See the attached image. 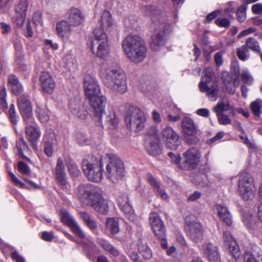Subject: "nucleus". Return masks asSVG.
I'll return each instance as SVG.
<instances>
[{"instance_id": "f257e3e1", "label": "nucleus", "mask_w": 262, "mask_h": 262, "mask_svg": "<svg viewBox=\"0 0 262 262\" xmlns=\"http://www.w3.org/2000/svg\"><path fill=\"white\" fill-rule=\"evenodd\" d=\"M101 75L105 84L110 89L120 93L127 91L126 76L120 69L104 64L102 67Z\"/></svg>"}, {"instance_id": "f03ea898", "label": "nucleus", "mask_w": 262, "mask_h": 262, "mask_svg": "<svg viewBox=\"0 0 262 262\" xmlns=\"http://www.w3.org/2000/svg\"><path fill=\"white\" fill-rule=\"evenodd\" d=\"M122 48L132 61L139 63L145 57L146 47L143 40L138 35L127 36L122 41Z\"/></svg>"}, {"instance_id": "7ed1b4c3", "label": "nucleus", "mask_w": 262, "mask_h": 262, "mask_svg": "<svg viewBox=\"0 0 262 262\" xmlns=\"http://www.w3.org/2000/svg\"><path fill=\"white\" fill-rule=\"evenodd\" d=\"M146 117L139 107L130 106L126 112L125 122L127 128L137 132L143 130L145 126Z\"/></svg>"}, {"instance_id": "20e7f679", "label": "nucleus", "mask_w": 262, "mask_h": 262, "mask_svg": "<svg viewBox=\"0 0 262 262\" xmlns=\"http://www.w3.org/2000/svg\"><path fill=\"white\" fill-rule=\"evenodd\" d=\"M94 35L97 48L95 49V42H92L91 45L92 52L98 58L106 59L108 57L110 53L108 37L105 32L99 29H94Z\"/></svg>"}, {"instance_id": "39448f33", "label": "nucleus", "mask_w": 262, "mask_h": 262, "mask_svg": "<svg viewBox=\"0 0 262 262\" xmlns=\"http://www.w3.org/2000/svg\"><path fill=\"white\" fill-rule=\"evenodd\" d=\"M102 159H98L92 157L82 161L81 166L85 176L91 181L100 182L102 178V168L103 166Z\"/></svg>"}, {"instance_id": "423d86ee", "label": "nucleus", "mask_w": 262, "mask_h": 262, "mask_svg": "<svg viewBox=\"0 0 262 262\" xmlns=\"http://www.w3.org/2000/svg\"><path fill=\"white\" fill-rule=\"evenodd\" d=\"M154 21H156L154 20ZM171 30L170 25L163 20L155 22V30L150 41L151 49L157 51L160 49L165 42V36Z\"/></svg>"}, {"instance_id": "0eeeda50", "label": "nucleus", "mask_w": 262, "mask_h": 262, "mask_svg": "<svg viewBox=\"0 0 262 262\" xmlns=\"http://www.w3.org/2000/svg\"><path fill=\"white\" fill-rule=\"evenodd\" d=\"M105 172L107 178L113 182L122 180L125 174L123 161L116 157L108 158Z\"/></svg>"}, {"instance_id": "6e6552de", "label": "nucleus", "mask_w": 262, "mask_h": 262, "mask_svg": "<svg viewBox=\"0 0 262 262\" xmlns=\"http://www.w3.org/2000/svg\"><path fill=\"white\" fill-rule=\"evenodd\" d=\"M213 111L216 113L219 124L221 125L230 124L231 120L229 116L235 115L233 108L226 100H220L214 107Z\"/></svg>"}, {"instance_id": "1a4fd4ad", "label": "nucleus", "mask_w": 262, "mask_h": 262, "mask_svg": "<svg viewBox=\"0 0 262 262\" xmlns=\"http://www.w3.org/2000/svg\"><path fill=\"white\" fill-rule=\"evenodd\" d=\"M214 76L213 70L211 68H206L203 72L202 80L199 86L201 92H205L211 101L217 99V91L216 86H209V83L212 80Z\"/></svg>"}, {"instance_id": "9d476101", "label": "nucleus", "mask_w": 262, "mask_h": 262, "mask_svg": "<svg viewBox=\"0 0 262 262\" xmlns=\"http://www.w3.org/2000/svg\"><path fill=\"white\" fill-rule=\"evenodd\" d=\"M161 135L166 147L170 149H176L181 144L178 134L169 126L162 128Z\"/></svg>"}, {"instance_id": "9b49d317", "label": "nucleus", "mask_w": 262, "mask_h": 262, "mask_svg": "<svg viewBox=\"0 0 262 262\" xmlns=\"http://www.w3.org/2000/svg\"><path fill=\"white\" fill-rule=\"evenodd\" d=\"M88 99L89 104L93 110L95 119L101 123V118L105 112L106 98L100 94Z\"/></svg>"}, {"instance_id": "f8f14e48", "label": "nucleus", "mask_w": 262, "mask_h": 262, "mask_svg": "<svg viewBox=\"0 0 262 262\" xmlns=\"http://www.w3.org/2000/svg\"><path fill=\"white\" fill-rule=\"evenodd\" d=\"M201 153L196 148L188 149L184 154V162L181 168L188 169H193L198 164L201 159Z\"/></svg>"}, {"instance_id": "ddd939ff", "label": "nucleus", "mask_w": 262, "mask_h": 262, "mask_svg": "<svg viewBox=\"0 0 262 262\" xmlns=\"http://www.w3.org/2000/svg\"><path fill=\"white\" fill-rule=\"evenodd\" d=\"M60 212L62 222L69 226L79 238H85V233L73 216L64 209L61 210Z\"/></svg>"}, {"instance_id": "4468645a", "label": "nucleus", "mask_w": 262, "mask_h": 262, "mask_svg": "<svg viewBox=\"0 0 262 262\" xmlns=\"http://www.w3.org/2000/svg\"><path fill=\"white\" fill-rule=\"evenodd\" d=\"M17 105L24 121L33 120L32 106L30 99L26 96H20L17 100Z\"/></svg>"}, {"instance_id": "2eb2a0df", "label": "nucleus", "mask_w": 262, "mask_h": 262, "mask_svg": "<svg viewBox=\"0 0 262 262\" xmlns=\"http://www.w3.org/2000/svg\"><path fill=\"white\" fill-rule=\"evenodd\" d=\"M117 202L119 206L126 217L132 222H136L138 219L129 202L128 195L125 193L119 195Z\"/></svg>"}, {"instance_id": "dca6fc26", "label": "nucleus", "mask_w": 262, "mask_h": 262, "mask_svg": "<svg viewBox=\"0 0 262 262\" xmlns=\"http://www.w3.org/2000/svg\"><path fill=\"white\" fill-rule=\"evenodd\" d=\"M26 123V134L29 141L33 147H36V142L40 136V131L36 126L34 119L32 121H25Z\"/></svg>"}, {"instance_id": "f3484780", "label": "nucleus", "mask_w": 262, "mask_h": 262, "mask_svg": "<svg viewBox=\"0 0 262 262\" xmlns=\"http://www.w3.org/2000/svg\"><path fill=\"white\" fill-rule=\"evenodd\" d=\"M83 87L85 96L88 99L101 94L98 82L90 76L85 77Z\"/></svg>"}, {"instance_id": "a211bd4d", "label": "nucleus", "mask_w": 262, "mask_h": 262, "mask_svg": "<svg viewBox=\"0 0 262 262\" xmlns=\"http://www.w3.org/2000/svg\"><path fill=\"white\" fill-rule=\"evenodd\" d=\"M187 233L190 239L197 243L201 242L204 236V230L202 225L196 222H192L187 225Z\"/></svg>"}, {"instance_id": "6ab92c4d", "label": "nucleus", "mask_w": 262, "mask_h": 262, "mask_svg": "<svg viewBox=\"0 0 262 262\" xmlns=\"http://www.w3.org/2000/svg\"><path fill=\"white\" fill-rule=\"evenodd\" d=\"M149 221L155 234L158 237L163 236L165 235V228L158 214L155 212H151L149 215Z\"/></svg>"}, {"instance_id": "aec40b11", "label": "nucleus", "mask_w": 262, "mask_h": 262, "mask_svg": "<svg viewBox=\"0 0 262 262\" xmlns=\"http://www.w3.org/2000/svg\"><path fill=\"white\" fill-rule=\"evenodd\" d=\"M75 193L81 202L89 204L97 192L92 190L91 186L81 184L77 188Z\"/></svg>"}, {"instance_id": "412c9836", "label": "nucleus", "mask_w": 262, "mask_h": 262, "mask_svg": "<svg viewBox=\"0 0 262 262\" xmlns=\"http://www.w3.org/2000/svg\"><path fill=\"white\" fill-rule=\"evenodd\" d=\"M202 249L210 262H221V258L217 247L211 243H204Z\"/></svg>"}, {"instance_id": "4be33fe9", "label": "nucleus", "mask_w": 262, "mask_h": 262, "mask_svg": "<svg viewBox=\"0 0 262 262\" xmlns=\"http://www.w3.org/2000/svg\"><path fill=\"white\" fill-rule=\"evenodd\" d=\"M39 82L43 91L46 93H51L55 86L52 76L48 72H43L40 74Z\"/></svg>"}, {"instance_id": "5701e85b", "label": "nucleus", "mask_w": 262, "mask_h": 262, "mask_svg": "<svg viewBox=\"0 0 262 262\" xmlns=\"http://www.w3.org/2000/svg\"><path fill=\"white\" fill-rule=\"evenodd\" d=\"M89 205L93 206L96 211L101 213H106L108 209L107 202L98 192L94 195V197Z\"/></svg>"}, {"instance_id": "b1692460", "label": "nucleus", "mask_w": 262, "mask_h": 262, "mask_svg": "<svg viewBox=\"0 0 262 262\" xmlns=\"http://www.w3.org/2000/svg\"><path fill=\"white\" fill-rule=\"evenodd\" d=\"M101 29L104 32L111 31L116 26V23L112 16L111 14L107 11H104L102 13L100 20Z\"/></svg>"}, {"instance_id": "393cba45", "label": "nucleus", "mask_w": 262, "mask_h": 262, "mask_svg": "<svg viewBox=\"0 0 262 262\" xmlns=\"http://www.w3.org/2000/svg\"><path fill=\"white\" fill-rule=\"evenodd\" d=\"M55 176L58 182L64 188H68V184L66 179V174L64 171V166L62 160L58 159L55 167Z\"/></svg>"}, {"instance_id": "a878e982", "label": "nucleus", "mask_w": 262, "mask_h": 262, "mask_svg": "<svg viewBox=\"0 0 262 262\" xmlns=\"http://www.w3.org/2000/svg\"><path fill=\"white\" fill-rule=\"evenodd\" d=\"M214 210L218 215L220 219L228 226L232 223V216L227 207L220 204H216Z\"/></svg>"}, {"instance_id": "bb28decb", "label": "nucleus", "mask_w": 262, "mask_h": 262, "mask_svg": "<svg viewBox=\"0 0 262 262\" xmlns=\"http://www.w3.org/2000/svg\"><path fill=\"white\" fill-rule=\"evenodd\" d=\"M55 139V134L51 129L47 131L45 135L44 152L48 157H51L53 154V141Z\"/></svg>"}, {"instance_id": "cd10ccee", "label": "nucleus", "mask_w": 262, "mask_h": 262, "mask_svg": "<svg viewBox=\"0 0 262 262\" xmlns=\"http://www.w3.org/2000/svg\"><path fill=\"white\" fill-rule=\"evenodd\" d=\"M56 30L57 35L62 39H68L72 31L71 25L66 20L58 23L56 24Z\"/></svg>"}, {"instance_id": "c85d7f7f", "label": "nucleus", "mask_w": 262, "mask_h": 262, "mask_svg": "<svg viewBox=\"0 0 262 262\" xmlns=\"http://www.w3.org/2000/svg\"><path fill=\"white\" fill-rule=\"evenodd\" d=\"M146 147L147 151L150 155L157 156L161 151V148L160 145V138L152 139L148 138L146 140Z\"/></svg>"}, {"instance_id": "c756f323", "label": "nucleus", "mask_w": 262, "mask_h": 262, "mask_svg": "<svg viewBox=\"0 0 262 262\" xmlns=\"http://www.w3.org/2000/svg\"><path fill=\"white\" fill-rule=\"evenodd\" d=\"M69 107L71 112L74 116L81 119L85 118L87 112L83 107H81L79 100H71L70 102Z\"/></svg>"}, {"instance_id": "7c9ffc66", "label": "nucleus", "mask_w": 262, "mask_h": 262, "mask_svg": "<svg viewBox=\"0 0 262 262\" xmlns=\"http://www.w3.org/2000/svg\"><path fill=\"white\" fill-rule=\"evenodd\" d=\"M182 128L184 133L188 136H192L196 134L197 128L192 120L186 117L182 121Z\"/></svg>"}, {"instance_id": "2f4dec72", "label": "nucleus", "mask_w": 262, "mask_h": 262, "mask_svg": "<svg viewBox=\"0 0 262 262\" xmlns=\"http://www.w3.org/2000/svg\"><path fill=\"white\" fill-rule=\"evenodd\" d=\"M98 124L101 126H103L105 125L107 127L111 129H115L118 126L119 120V119L117 117L115 113L113 111H112L108 112V113L105 117L104 125L102 124V121L101 123H100L99 121H98Z\"/></svg>"}, {"instance_id": "473e14b6", "label": "nucleus", "mask_w": 262, "mask_h": 262, "mask_svg": "<svg viewBox=\"0 0 262 262\" xmlns=\"http://www.w3.org/2000/svg\"><path fill=\"white\" fill-rule=\"evenodd\" d=\"M255 187L253 178L249 173L243 172L239 174L238 181V188Z\"/></svg>"}, {"instance_id": "72a5a7b5", "label": "nucleus", "mask_w": 262, "mask_h": 262, "mask_svg": "<svg viewBox=\"0 0 262 262\" xmlns=\"http://www.w3.org/2000/svg\"><path fill=\"white\" fill-rule=\"evenodd\" d=\"M68 19L73 26H76L82 23L83 17L79 9L72 8L69 11Z\"/></svg>"}, {"instance_id": "f704fd0d", "label": "nucleus", "mask_w": 262, "mask_h": 262, "mask_svg": "<svg viewBox=\"0 0 262 262\" xmlns=\"http://www.w3.org/2000/svg\"><path fill=\"white\" fill-rule=\"evenodd\" d=\"M35 113L37 118L42 123H46L49 120V111L45 105L37 104Z\"/></svg>"}, {"instance_id": "c9c22d12", "label": "nucleus", "mask_w": 262, "mask_h": 262, "mask_svg": "<svg viewBox=\"0 0 262 262\" xmlns=\"http://www.w3.org/2000/svg\"><path fill=\"white\" fill-rule=\"evenodd\" d=\"M255 187H247V188H238V190L239 195L241 198L245 200H252L255 194Z\"/></svg>"}, {"instance_id": "e433bc0d", "label": "nucleus", "mask_w": 262, "mask_h": 262, "mask_svg": "<svg viewBox=\"0 0 262 262\" xmlns=\"http://www.w3.org/2000/svg\"><path fill=\"white\" fill-rule=\"evenodd\" d=\"M97 242L104 250L108 252L114 256H117L119 255V251L104 239L98 238H97Z\"/></svg>"}, {"instance_id": "4c0bfd02", "label": "nucleus", "mask_w": 262, "mask_h": 262, "mask_svg": "<svg viewBox=\"0 0 262 262\" xmlns=\"http://www.w3.org/2000/svg\"><path fill=\"white\" fill-rule=\"evenodd\" d=\"M8 83L13 93L17 95L22 90V85L14 75L8 77Z\"/></svg>"}, {"instance_id": "58836bf2", "label": "nucleus", "mask_w": 262, "mask_h": 262, "mask_svg": "<svg viewBox=\"0 0 262 262\" xmlns=\"http://www.w3.org/2000/svg\"><path fill=\"white\" fill-rule=\"evenodd\" d=\"M105 225L106 229L113 234H117L120 231L118 220L117 219L107 218Z\"/></svg>"}, {"instance_id": "ea45409f", "label": "nucleus", "mask_w": 262, "mask_h": 262, "mask_svg": "<svg viewBox=\"0 0 262 262\" xmlns=\"http://www.w3.org/2000/svg\"><path fill=\"white\" fill-rule=\"evenodd\" d=\"M79 214L80 217L90 229L94 230L97 229V225L90 214L85 212H80Z\"/></svg>"}, {"instance_id": "a19ab883", "label": "nucleus", "mask_w": 262, "mask_h": 262, "mask_svg": "<svg viewBox=\"0 0 262 262\" xmlns=\"http://www.w3.org/2000/svg\"><path fill=\"white\" fill-rule=\"evenodd\" d=\"M28 0H19L15 5V11L17 15H26V11L29 7Z\"/></svg>"}, {"instance_id": "79ce46f5", "label": "nucleus", "mask_w": 262, "mask_h": 262, "mask_svg": "<svg viewBox=\"0 0 262 262\" xmlns=\"http://www.w3.org/2000/svg\"><path fill=\"white\" fill-rule=\"evenodd\" d=\"M229 249L232 255L237 259L241 256V252L236 241H232L231 243H229V244L226 245Z\"/></svg>"}, {"instance_id": "37998d69", "label": "nucleus", "mask_w": 262, "mask_h": 262, "mask_svg": "<svg viewBox=\"0 0 262 262\" xmlns=\"http://www.w3.org/2000/svg\"><path fill=\"white\" fill-rule=\"evenodd\" d=\"M262 257L260 255H255L250 251H246L244 255V262H260Z\"/></svg>"}, {"instance_id": "c03bdc74", "label": "nucleus", "mask_w": 262, "mask_h": 262, "mask_svg": "<svg viewBox=\"0 0 262 262\" xmlns=\"http://www.w3.org/2000/svg\"><path fill=\"white\" fill-rule=\"evenodd\" d=\"M63 60L66 68L69 70L74 68L76 65V59L71 54H66L64 56Z\"/></svg>"}, {"instance_id": "a18cd8bd", "label": "nucleus", "mask_w": 262, "mask_h": 262, "mask_svg": "<svg viewBox=\"0 0 262 262\" xmlns=\"http://www.w3.org/2000/svg\"><path fill=\"white\" fill-rule=\"evenodd\" d=\"M250 108L255 116H259L262 113V101L256 100L252 102Z\"/></svg>"}, {"instance_id": "49530a36", "label": "nucleus", "mask_w": 262, "mask_h": 262, "mask_svg": "<svg viewBox=\"0 0 262 262\" xmlns=\"http://www.w3.org/2000/svg\"><path fill=\"white\" fill-rule=\"evenodd\" d=\"M247 48L252 50L256 52H260V47L258 43L255 39L253 38H249L247 40L246 45Z\"/></svg>"}, {"instance_id": "de8ad7c7", "label": "nucleus", "mask_w": 262, "mask_h": 262, "mask_svg": "<svg viewBox=\"0 0 262 262\" xmlns=\"http://www.w3.org/2000/svg\"><path fill=\"white\" fill-rule=\"evenodd\" d=\"M139 251L142 256L145 258L149 259L151 257L152 252L146 245H142L139 247Z\"/></svg>"}, {"instance_id": "09e8293b", "label": "nucleus", "mask_w": 262, "mask_h": 262, "mask_svg": "<svg viewBox=\"0 0 262 262\" xmlns=\"http://www.w3.org/2000/svg\"><path fill=\"white\" fill-rule=\"evenodd\" d=\"M243 222L248 228H252L254 223L252 214L250 212H245L242 216Z\"/></svg>"}, {"instance_id": "8fccbe9b", "label": "nucleus", "mask_w": 262, "mask_h": 262, "mask_svg": "<svg viewBox=\"0 0 262 262\" xmlns=\"http://www.w3.org/2000/svg\"><path fill=\"white\" fill-rule=\"evenodd\" d=\"M248 51L249 50L246 46H243L239 48L236 53L238 58L243 61L247 60L248 57L247 55Z\"/></svg>"}, {"instance_id": "3c124183", "label": "nucleus", "mask_w": 262, "mask_h": 262, "mask_svg": "<svg viewBox=\"0 0 262 262\" xmlns=\"http://www.w3.org/2000/svg\"><path fill=\"white\" fill-rule=\"evenodd\" d=\"M0 107L3 110L7 109L8 107L6 101V90L4 86L2 87L0 90Z\"/></svg>"}, {"instance_id": "603ef678", "label": "nucleus", "mask_w": 262, "mask_h": 262, "mask_svg": "<svg viewBox=\"0 0 262 262\" xmlns=\"http://www.w3.org/2000/svg\"><path fill=\"white\" fill-rule=\"evenodd\" d=\"M70 174L73 177L77 176L80 173L77 165L73 161H70L67 165Z\"/></svg>"}, {"instance_id": "864d4df0", "label": "nucleus", "mask_w": 262, "mask_h": 262, "mask_svg": "<svg viewBox=\"0 0 262 262\" xmlns=\"http://www.w3.org/2000/svg\"><path fill=\"white\" fill-rule=\"evenodd\" d=\"M13 42L15 50L18 52H20L22 50L21 37L17 33L14 34L13 36Z\"/></svg>"}, {"instance_id": "5fc2aeb1", "label": "nucleus", "mask_w": 262, "mask_h": 262, "mask_svg": "<svg viewBox=\"0 0 262 262\" xmlns=\"http://www.w3.org/2000/svg\"><path fill=\"white\" fill-rule=\"evenodd\" d=\"M241 79L245 84H251L253 81V77L247 70L243 71L242 72Z\"/></svg>"}, {"instance_id": "6e6d98bb", "label": "nucleus", "mask_w": 262, "mask_h": 262, "mask_svg": "<svg viewBox=\"0 0 262 262\" xmlns=\"http://www.w3.org/2000/svg\"><path fill=\"white\" fill-rule=\"evenodd\" d=\"M16 147L19 154L21 156H23V151L28 149L27 143L23 138L16 142Z\"/></svg>"}, {"instance_id": "4d7b16f0", "label": "nucleus", "mask_w": 262, "mask_h": 262, "mask_svg": "<svg viewBox=\"0 0 262 262\" xmlns=\"http://www.w3.org/2000/svg\"><path fill=\"white\" fill-rule=\"evenodd\" d=\"M9 114L11 122L14 124H16L18 117L16 113L15 106L14 104H11Z\"/></svg>"}, {"instance_id": "13d9d810", "label": "nucleus", "mask_w": 262, "mask_h": 262, "mask_svg": "<svg viewBox=\"0 0 262 262\" xmlns=\"http://www.w3.org/2000/svg\"><path fill=\"white\" fill-rule=\"evenodd\" d=\"M33 24L35 26H41L42 24V15L39 12H35L32 18Z\"/></svg>"}, {"instance_id": "bf43d9fd", "label": "nucleus", "mask_w": 262, "mask_h": 262, "mask_svg": "<svg viewBox=\"0 0 262 262\" xmlns=\"http://www.w3.org/2000/svg\"><path fill=\"white\" fill-rule=\"evenodd\" d=\"M237 19L239 21L242 22L246 18V8L244 6H241L238 8L236 12Z\"/></svg>"}, {"instance_id": "052dcab7", "label": "nucleus", "mask_w": 262, "mask_h": 262, "mask_svg": "<svg viewBox=\"0 0 262 262\" xmlns=\"http://www.w3.org/2000/svg\"><path fill=\"white\" fill-rule=\"evenodd\" d=\"M147 134L148 135V138H152V139H156L159 138L158 134V129L156 126L152 125L148 130Z\"/></svg>"}, {"instance_id": "680f3d73", "label": "nucleus", "mask_w": 262, "mask_h": 262, "mask_svg": "<svg viewBox=\"0 0 262 262\" xmlns=\"http://www.w3.org/2000/svg\"><path fill=\"white\" fill-rule=\"evenodd\" d=\"M169 157L171 159L172 161L178 166V167L181 168L182 164L181 163V157L180 155H175L173 152H170L168 154Z\"/></svg>"}, {"instance_id": "e2e57ef3", "label": "nucleus", "mask_w": 262, "mask_h": 262, "mask_svg": "<svg viewBox=\"0 0 262 262\" xmlns=\"http://www.w3.org/2000/svg\"><path fill=\"white\" fill-rule=\"evenodd\" d=\"M24 35L27 38H31L33 35V32L30 21H28L26 27L24 30Z\"/></svg>"}, {"instance_id": "0e129e2a", "label": "nucleus", "mask_w": 262, "mask_h": 262, "mask_svg": "<svg viewBox=\"0 0 262 262\" xmlns=\"http://www.w3.org/2000/svg\"><path fill=\"white\" fill-rule=\"evenodd\" d=\"M19 171L24 174H28L30 172L29 167L23 162H19L18 163Z\"/></svg>"}, {"instance_id": "69168bd1", "label": "nucleus", "mask_w": 262, "mask_h": 262, "mask_svg": "<svg viewBox=\"0 0 262 262\" xmlns=\"http://www.w3.org/2000/svg\"><path fill=\"white\" fill-rule=\"evenodd\" d=\"M26 15H17L14 19V22L17 28H21L25 21Z\"/></svg>"}, {"instance_id": "338daca9", "label": "nucleus", "mask_w": 262, "mask_h": 262, "mask_svg": "<svg viewBox=\"0 0 262 262\" xmlns=\"http://www.w3.org/2000/svg\"><path fill=\"white\" fill-rule=\"evenodd\" d=\"M215 22L216 25L221 27L227 28L230 26V21L227 18H218Z\"/></svg>"}, {"instance_id": "774afa93", "label": "nucleus", "mask_w": 262, "mask_h": 262, "mask_svg": "<svg viewBox=\"0 0 262 262\" xmlns=\"http://www.w3.org/2000/svg\"><path fill=\"white\" fill-rule=\"evenodd\" d=\"M9 174L13 182L15 183V185L19 186L21 188H24L25 187V184L21 182L12 172L9 171Z\"/></svg>"}]
</instances>
